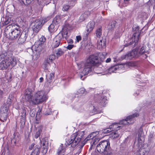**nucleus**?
I'll use <instances>...</instances> for the list:
<instances>
[{"label":"nucleus","instance_id":"19","mask_svg":"<svg viewBox=\"0 0 155 155\" xmlns=\"http://www.w3.org/2000/svg\"><path fill=\"white\" fill-rule=\"evenodd\" d=\"M99 133V132L98 131L93 132L91 134L88 135L87 137L84 140V141L82 142V143L83 145L82 147H83L84 145L86 143V142L90 140L91 139H93V138L95 137V136L97 135Z\"/></svg>","mask_w":155,"mask_h":155},{"label":"nucleus","instance_id":"26","mask_svg":"<svg viewBox=\"0 0 155 155\" xmlns=\"http://www.w3.org/2000/svg\"><path fill=\"white\" fill-rule=\"evenodd\" d=\"M106 40L104 38H102L98 41L97 47L99 49L104 47L106 45Z\"/></svg>","mask_w":155,"mask_h":155},{"label":"nucleus","instance_id":"57","mask_svg":"<svg viewBox=\"0 0 155 155\" xmlns=\"http://www.w3.org/2000/svg\"><path fill=\"white\" fill-rule=\"evenodd\" d=\"M5 81V78H0V84H2L4 83Z\"/></svg>","mask_w":155,"mask_h":155},{"label":"nucleus","instance_id":"62","mask_svg":"<svg viewBox=\"0 0 155 155\" xmlns=\"http://www.w3.org/2000/svg\"><path fill=\"white\" fill-rule=\"evenodd\" d=\"M41 111V110L40 109H39L37 112V113L36 115L39 116L40 114V113Z\"/></svg>","mask_w":155,"mask_h":155},{"label":"nucleus","instance_id":"16","mask_svg":"<svg viewBox=\"0 0 155 155\" xmlns=\"http://www.w3.org/2000/svg\"><path fill=\"white\" fill-rule=\"evenodd\" d=\"M124 65L127 66V65L126 64H124ZM124 64H118L115 65L114 66H112L109 68V72L110 73H111L115 72V71L116 70H117V69L119 70L120 69L122 68Z\"/></svg>","mask_w":155,"mask_h":155},{"label":"nucleus","instance_id":"42","mask_svg":"<svg viewBox=\"0 0 155 155\" xmlns=\"http://www.w3.org/2000/svg\"><path fill=\"white\" fill-rule=\"evenodd\" d=\"M146 46H143L141 48L140 51L138 52L139 54L142 55L146 52Z\"/></svg>","mask_w":155,"mask_h":155},{"label":"nucleus","instance_id":"24","mask_svg":"<svg viewBox=\"0 0 155 155\" xmlns=\"http://www.w3.org/2000/svg\"><path fill=\"white\" fill-rule=\"evenodd\" d=\"M90 12L89 11L85 12L82 14L80 17V20L81 21H82L85 20L90 15Z\"/></svg>","mask_w":155,"mask_h":155},{"label":"nucleus","instance_id":"18","mask_svg":"<svg viewBox=\"0 0 155 155\" xmlns=\"http://www.w3.org/2000/svg\"><path fill=\"white\" fill-rule=\"evenodd\" d=\"M13 20L12 18L8 16H6L5 18L2 21V26H5L7 25H12V24H15L13 23Z\"/></svg>","mask_w":155,"mask_h":155},{"label":"nucleus","instance_id":"15","mask_svg":"<svg viewBox=\"0 0 155 155\" xmlns=\"http://www.w3.org/2000/svg\"><path fill=\"white\" fill-rule=\"evenodd\" d=\"M26 111L24 109H22V111L21 113V116L20 122L21 124L20 127H23L25 125V116L26 115Z\"/></svg>","mask_w":155,"mask_h":155},{"label":"nucleus","instance_id":"34","mask_svg":"<svg viewBox=\"0 0 155 155\" xmlns=\"http://www.w3.org/2000/svg\"><path fill=\"white\" fill-rule=\"evenodd\" d=\"M33 52V54L32 55L33 59L34 60H37L40 56V51L38 50H36Z\"/></svg>","mask_w":155,"mask_h":155},{"label":"nucleus","instance_id":"12","mask_svg":"<svg viewBox=\"0 0 155 155\" xmlns=\"http://www.w3.org/2000/svg\"><path fill=\"white\" fill-rule=\"evenodd\" d=\"M9 109V107L8 106H6L4 104L0 108V113L3 114H5L4 116V115H2L3 116L1 115V116L0 118L2 122H4L7 120V113L8 112Z\"/></svg>","mask_w":155,"mask_h":155},{"label":"nucleus","instance_id":"49","mask_svg":"<svg viewBox=\"0 0 155 155\" xmlns=\"http://www.w3.org/2000/svg\"><path fill=\"white\" fill-rule=\"evenodd\" d=\"M69 6L64 5L63 7L62 10L63 11H67L69 8Z\"/></svg>","mask_w":155,"mask_h":155},{"label":"nucleus","instance_id":"52","mask_svg":"<svg viewBox=\"0 0 155 155\" xmlns=\"http://www.w3.org/2000/svg\"><path fill=\"white\" fill-rule=\"evenodd\" d=\"M124 2H123V6H126L127 5L129 1L130 0H123Z\"/></svg>","mask_w":155,"mask_h":155},{"label":"nucleus","instance_id":"39","mask_svg":"<svg viewBox=\"0 0 155 155\" xmlns=\"http://www.w3.org/2000/svg\"><path fill=\"white\" fill-rule=\"evenodd\" d=\"M148 152L146 151L144 149H140L137 152V155H145Z\"/></svg>","mask_w":155,"mask_h":155},{"label":"nucleus","instance_id":"28","mask_svg":"<svg viewBox=\"0 0 155 155\" xmlns=\"http://www.w3.org/2000/svg\"><path fill=\"white\" fill-rule=\"evenodd\" d=\"M41 142V146H43L42 148V149H43V153L45 154L47 153L48 150V149L47 148V143L46 141H45L44 139H43Z\"/></svg>","mask_w":155,"mask_h":155},{"label":"nucleus","instance_id":"38","mask_svg":"<svg viewBox=\"0 0 155 155\" xmlns=\"http://www.w3.org/2000/svg\"><path fill=\"white\" fill-rule=\"evenodd\" d=\"M102 28L101 27L98 28L96 31L97 36L98 38H100L102 35Z\"/></svg>","mask_w":155,"mask_h":155},{"label":"nucleus","instance_id":"63","mask_svg":"<svg viewBox=\"0 0 155 155\" xmlns=\"http://www.w3.org/2000/svg\"><path fill=\"white\" fill-rule=\"evenodd\" d=\"M67 41L68 43L71 44H72L73 42V41L72 39H69V40Z\"/></svg>","mask_w":155,"mask_h":155},{"label":"nucleus","instance_id":"64","mask_svg":"<svg viewBox=\"0 0 155 155\" xmlns=\"http://www.w3.org/2000/svg\"><path fill=\"white\" fill-rule=\"evenodd\" d=\"M111 60V59L110 58H108L107 59V60H106V63H109L110 62Z\"/></svg>","mask_w":155,"mask_h":155},{"label":"nucleus","instance_id":"40","mask_svg":"<svg viewBox=\"0 0 155 155\" xmlns=\"http://www.w3.org/2000/svg\"><path fill=\"white\" fill-rule=\"evenodd\" d=\"M40 152L39 149L38 147L36 146L33 151L31 153H34L36 155H38Z\"/></svg>","mask_w":155,"mask_h":155},{"label":"nucleus","instance_id":"48","mask_svg":"<svg viewBox=\"0 0 155 155\" xmlns=\"http://www.w3.org/2000/svg\"><path fill=\"white\" fill-rule=\"evenodd\" d=\"M36 112H35L34 109H32L30 110V115L31 117H33L35 116Z\"/></svg>","mask_w":155,"mask_h":155},{"label":"nucleus","instance_id":"22","mask_svg":"<svg viewBox=\"0 0 155 155\" xmlns=\"http://www.w3.org/2000/svg\"><path fill=\"white\" fill-rule=\"evenodd\" d=\"M7 59L9 61V66L11 65V66L13 67L17 64V61L16 58L14 56H13L10 58H8Z\"/></svg>","mask_w":155,"mask_h":155},{"label":"nucleus","instance_id":"35","mask_svg":"<svg viewBox=\"0 0 155 155\" xmlns=\"http://www.w3.org/2000/svg\"><path fill=\"white\" fill-rule=\"evenodd\" d=\"M42 128L43 127L42 126H40L38 127V130L36 131L34 136L35 138L36 139L39 137L41 133L42 132Z\"/></svg>","mask_w":155,"mask_h":155},{"label":"nucleus","instance_id":"2","mask_svg":"<svg viewBox=\"0 0 155 155\" xmlns=\"http://www.w3.org/2000/svg\"><path fill=\"white\" fill-rule=\"evenodd\" d=\"M8 25L5 30V34L9 39L15 40L17 39L20 35L21 31L20 27L16 24Z\"/></svg>","mask_w":155,"mask_h":155},{"label":"nucleus","instance_id":"43","mask_svg":"<svg viewBox=\"0 0 155 155\" xmlns=\"http://www.w3.org/2000/svg\"><path fill=\"white\" fill-rule=\"evenodd\" d=\"M34 0H22L23 3L25 5H28L30 4Z\"/></svg>","mask_w":155,"mask_h":155},{"label":"nucleus","instance_id":"61","mask_svg":"<svg viewBox=\"0 0 155 155\" xmlns=\"http://www.w3.org/2000/svg\"><path fill=\"white\" fill-rule=\"evenodd\" d=\"M5 55L1 54L0 55V61L2 59H3L5 58Z\"/></svg>","mask_w":155,"mask_h":155},{"label":"nucleus","instance_id":"11","mask_svg":"<svg viewBox=\"0 0 155 155\" xmlns=\"http://www.w3.org/2000/svg\"><path fill=\"white\" fill-rule=\"evenodd\" d=\"M55 55L51 54L46 58L42 65L43 68L45 70H47L48 66L55 59Z\"/></svg>","mask_w":155,"mask_h":155},{"label":"nucleus","instance_id":"20","mask_svg":"<svg viewBox=\"0 0 155 155\" xmlns=\"http://www.w3.org/2000/svg\"><path fill=\"white\" fill-rule=\"evenodd\" d=\"M28 36V34L25 31L22 32L20 35V37L18 39V42L19 44H22L26 41Z\"/></svg>","mask_w":155,"mask_h":155},{"label":"nucleus","instance_id":"14","mask_svg":"<svg viewBox=\"0 0 155 155\" xmlns=\"http://www.w3.org/2000/svg\"><path fill=\"white\" fill-rule=\"evenodd\" d=\"M92 67L93 66L85 63L84 69L82 71L83 74L85 75L91 72L92 70Z\"/></svg>","mask_w":155,"mask_h":155},{"label":"nucleus","instance_id":"54","mask_svg":"<svg viewBox=\"0 0 155 155\" xmlns=\"http://www.w3.org/2000/svg\"><path fill=\"white\" fill-rule=\"evenodd\" d=\"M74 45H69L66 47V48L68 49L71 50L74 47Z\"/></svg>","mask_w":155,"mask_h":155},{"label":"nucleus","instance_id":"5","mask_svg":"<svg viewBox=\"0 0 155 155\" xmlns=\"http://www.w3.org/2000/svg\"><path fill=\"white\" fill-rule=\"evenodd\" d=\"M133 35L132 38L130 39L129 43L124 45L125 47L130 45H132L134 47L137 45V43L139 39V36L141 32V30H139V26H134L133 27Z\"/></svg>","mask_w":155,"mask_h":155},{"label":"nucleus","instance_id":"27","mask_svg":"<svg viewBox=\"0 0 155 155\" xmlns=\"http://www.w3.org/2000/svg\"><path fill=\"white\" fill-rule=\"evenodd\" d=\"M62 36L61 40H62L64 38L67 39L68 36V33L67 31L63 29L58 34H60Z\"/></svg>","mask_w":155,"mask_h":155},{"label":"nucleus","instance_id":"33","mask_svg":"<svg viewBox=\"0 0 155 155\" xmlns=\"http://www.w3.org/2000/svg\"><path fill=\"white\" fill-rule=\"evenodd\" d=\"M54 75L53 73H50L46 75V79L47 82L50 83L52 82L53 79L54 78Z\"/></svg>","mask_w":155,"mask_h":155},{"label":"nucleus","instance_id":"10","mask_svg":"<svg viewBox=\"0 0 155 155\" xmlns=\"http://www.w3.org/2000/svg\"><path fill=\"white\" fill-rule=\"evenodd\" d=\"M55 55L51 54L46 58L42 65L43 68L45 70H47L48 66L55 59Z\"/></svg>","mask_w":155,"mask_h":155},{"label":"nucleus","instance_id":"25","mask_svg":"<svg viewBox=\"0 0 155 155\" xmlns=\"http://www.w3.org/2000/svg\"><path fill=\"white\" fill-rule=\"evenodd\" d=\"M58 27V25H55L52 22V23L48 27V28L49 31L51 33H52L56 31Z\"/></svg>","mask_w":155,"mask_h":155},{"label":"nucleus","instance_id":"30","mask_svg":"<svg viewBox=\"0 0 155 155\" xmlns=\"http://www.w3.org/2000/svg\"><path fill=\"white\" fill-rule=\"evenodd\" d=\"M65 150L63 147V145H60L58 148L57 152L58 155H65Z\"/></svg>","mask_w":155,"mask_h":155},{"label":"nucleus","instance_id":"44","mask_svg":"<svg viewBox=\"0 0 155 155\" xmlns=\"http://www.w3.org/2000/svg\"><path fill=\"white\" fill-rule=\"evenodd\" d=\"M112 131V130H111V128L110 127L109 128L104 129L103 130V132L104 133V134H108Z\"/></svg>","mask_w":155,"mask_h":155},{"label":"nucleus","instance_id":"8","mask_svg":"<svg viewBox=\"0 0 155 155\" xmlns=\"http://www.w3.org/2000/svg\"><path fill=\"white\" fill-rule=\"evenodd\" d=\"M139 116V114L138 113L134 114L132 115H129L126 119L121 120L120 122V124L127 125L128 124H132L134 121V118Z\"/></svg>","mask_w":155,"mask_h":155},{"label":"nucleus","instance_id":"59","mask_svg":"<svg viewBox=\"0 0 155 155\" xmlns=\"http://www.w3.org/2000/svg\"><path fill=\"white\" fill-rule=\"evenodd\" d=\"M35 146V144L34 143H32L31 146L29 147V149L30 150H31Z\"/></svg>","mask_w":155,"mask_h":155},{"label":"nucleus","instance_id":"56","mask_svg":"<svg viewBox=\"0 0 155 155\" xmlns=\"http://www.w3.org/2000/svg\"><path fill=\"white\" fill-rule=\"evenodd\" d=\"M77 0H68V3L70 5L74 4Z\"/></svg>","mask_w":155,"mask_h":155},{"label":"nucleus","instance_id":"9","mask_svg":"<svg viewBox=\"0 0 155 155\" xmlns=\"http://www.w3.org/2000/svg\"><path fill=\"white\" fill-rule=\"evenodd\" d=\"M85 63L93 66L99 63L98 57L95 55H91L87 58Z\"/></svg>","mask_w":155,"mask_h":155},{"label":"nucleus","instance_id":"53","mask_svg":"<svg viewBox=\"0 0 155 155\" xmlns=\"http://www.w3.org/2000/svg\"><path fill=\"white\" fill-rule=\"evenodd\" d=\"M32 85V86H31V88H28V89H31L33 91L35 89V83H31Z\"/></svg>","mask_w":155,"mask_h":155},{"label":"nucleus","instance_id":"36","mask_svg":"<svg viewBox=\"0 0 155 155\" xmlns=\"http://www.w3.org/2000/svg\"><path fill=\"white\" fill-rule=\"evenodd\" d=\"M55 53L57 57H59L63 55L64 52L63 49L61 48H59L55 51Z\"/></svg>","mask_w":155,"mask_h":155},{"label":"nucleus","instance_id":"7","mask_svg":"<svg viewBox=\"0 0 155 155\" xmlns=\"http://www.w3.org/2000/svg\"><path fill=\"white\" fill-rule=\"evenodd\" d=\"M139 55L138 49H134L125 55H122L121 57V59L131 60L133 58L137 57Z\"/></svg>","mask_w":155,"mask_h":155},{"label":"nucleus","instance_id":"3","mask_svg":"<svg viewBox=\"0 0 155 155\" xmlns=\"http://www.w3.org/2000/svg\"><path fill=\"white\" fill-rule=\"evenodd\" d=\"M97 149L101 153H104V155H114L113 150L111 148L110 143L108 140L101 141L97 146Z\"/></svg>","mask_w":155,"mask_h":155},{"label":"nucleus","instance_id":"23","mask_svg":"<svg viewBox=\"0 0 155 155\" xmlns=\"http://www.w3.org/2000/svg\"><path fill=\"white\" fill-rule=\"evenodd\" d=\"M107 100L106 97L102 96L100 97L98 101V102L100 107L104 106L107 103Z\"/></svg>","mask_w":155,"mask_h":155},{"label":"nucleus","instance_id":"46","mask_svg":"<svg viewBox=\"0 0 155 155\" xmlns=\"http://www.w3.org/2000/svg\"><path fill=\"white\" fill-rule=\"evenodd\" d=\"M46 38L43 36H42L39 39L38 42L40 43L41 44H42L45 41Z\"/></svg>","mask_w":155,"mask_h":155},{"label":"nucleus","instance_id":"51","mask_svg":"<svg viewBox=\"0 0 155 155\" xmlns=\"http://www.w3.org/2000/svg\"><path fill=\"white\" fill-rule=\"evenodd\" d=\"M97 141H98V140L96 138L94 140H92V142H91V145L93 146L94 145H95L97 143Z\"/></svg>","mask_w":155,"mask_h":155},{"label":"nucleus","instance_id":"32","mask_svg":"<svg viewBox=\"0 0 155 155\" xmlns=\"http://www.w3.org/2000/svg\"><path fill=\"white\" fill-rule=\"evenodd\" d=\"M61 16L59 15H57L54 18L53 21V23L55 25H58L61 22Z\"/></svg>","mask_w":155,"mask_h":155},{"label":"nucleus","instance_id":"50","mask_svg":"<svg viewBox=\"0 0 155 155\" xmlns=\"http://www.w3.org/2000/svg\"><path fill=\"white\" fill-rule=\"evenodd\" d=\"M85 91V89L84 88H81L78 91L79 94H84Z\"/></svg>","mask_w":155,"mask_h":155},{"label":"nucleus","instance_id":"55","mask_svg":"<svg viewBox=\"0 0 155 155\" xmlns=\"http://www.w3.org/2000/svg\"><path fill=\"white\" fill-rule=\"evenodd\" d=\"M27 51L29 54H31L33 52L32 49L31 48H28L27 49Z\"/></svg>","mask_w":155,"mask_h":155},{"label":"nucleus","instance_id":"21","mask_svg":"<svg viewBox=\"0 0 155 155\" xmlns=\"http://www.w3.org/2000/svg\"><path fill=\"white\" fill-rule=\"evenodd\" d=\"M94 22L93 21H91L88 24L87 26V32L85 33V37L86 38H87L88 34L93 30L94 27Z\"/></svg>","mask_w":155,"mask_h":155},{"label":"nucleus","instance_id":"45","mask_svg":"<svg viewBox=\"0 0 155 155\" xmlns=\"http://www.w3.org/2000/svg\"><path fill=\"white\" fill-rule=\"evenodd\" d=\"M143 133V131L142 130H140L139 131L138 134V140H140V141L142 140L141 139V137H142V134Z\"/></svg>","mask_w":155,"mask_h":155},{"label":"nucleus","instance_id":"17","mask_svg":"<svg viewBox=\"0 0 155 155\" xmlns=\"http://www.w3.org/2000/svg\"><path fill=\"white\" fill-rule=\"evenodd\" d=\"M7 58L3 60L0 63V70L7 69L9 66Z\"/></svg>","mask_w":155,"mask_h":155},{"label":"nucleus","instance_id":"60","mask_svg":"<svg viewBox=\"0 0 155 155\" xmlns=\"http://www.w3.org/2000/svg\"><path fill=\"white\" fill-rule=\"evenodd\" d=\"M3 94V92L2 91L0 90V100L2 98Z\"/></svg>","mask_w":155,"mask_h":155},{"label":"nucleus","instance_id":"37","mask_svg":"<svg viewBox=\"0 0 155 155\" xmlns=\"http://www.w3.org/2000/svg\"><path fill=\"white\" fill-rule=\"evenodd\" d=\"M112 131L117 130L120 129V126L118 124H114L110 126Z\"/></svg>","mask_w":155,"mask_h":155},{"label":"nucleus","instance_id":"4","mask_svg":"<svg viewBox=\"0 0 155 155\" xmlns=\"http://www.w3.org/2000/svg\"><path fill=\"white\" fill-rule=\"evenodd\" d=\"M84 134V131H79L73 134L70 139L66 141L67 145H71L72 147H74L80 142Z\"/></svg>","mask_w":155,"mask_h":155},{"label":"nucleus","instance_id":"29","mask_svg":"<svg viewBox=\"0 0 155 155\" xmlns=\"http://www.w3.org/2000/svg\"><path fill=\"white\" fill-rule=\"evenodd\" d=\"M117 22L116 21H112L110 22L107 26V28L110 30H113L115 27Z\"/></svg>","mask_w":155,"mask_h":155},{"label":"nucleus","instance_id":"1","mask_svg":"<svg viewBox=\"0 0 155 155\" xmlns=\"http://www.w3.org/2000/svg\"><path fill=\"white\" fill-rule=\"evenodd\" d=\"M33 91L31 89H27L25 93V97L26 100L30 104L36 105L41 104L45 101L47 99L43 91H39L36 92L33 96L32 94Z\"/></svg>","mask_w":155,"mask_h":155},{"label":"nucleus","instance_id":"6","mask_svg":"<svg viewBox=\"0 0 155 155\" xmlns=\"http://www.w3.org/2000/svg\"><path fill=\"white\" fill-rule=\"evenodd\" d=\"M47 21L46 18H41L36 20L31 24V28L34 32L38 33L44 24Z\"/></svg>","mask_w":155,"mask_h":155},{"label":"nucleus","instance_id":"13","mask_svg":"<svg viewBox=\"0 0 155 155\" xmlns=\"http://www.w3.org/2000/svg\"><path fill=\"white\" fill-rule=\"evenodd\" d=\"M62 36L60 34H58L53 39L51 46L52 48H57L62 44Z\"/></svg>","mask_w":155,"mask_h":155},{"label":"nucleus","instance_id":"41","mask_svg":"<svg viewBox=\"0 0 155 155\" xmlns=\"http://www.w3.org/2000/svg\"><path fill=\"white\" fill-rule=\"evenodd\" d=\"M111 137L113 139L116 138L118 137L119 136V134H118L117 131L114 132H113L111 134Z\"/></svg>","mask_w":155,"mask_h":155},{"label":"nucleus","instance_id":"58","mask_svg":"<svg viewBox=\"0 0 155 155\" xmlns=\"http://www.w3.org/2000/svg\"><path fill=\"white\" fill-rule=\"evenodd\" d=\"M76 40L78 42L80 41L81 39V37L80 36H78L76 37Z\"/></svg>","mask_w":155,"mask_h":155},{"label":"nucleus","instance_id":"47","mask_svg":"<svg viewBox=\"0 0 155 155\" xmlns=\"http://www.w3.org/2000/svg\"><path fill=\"white\" fill-rule=\"evenodd\" d=\"M12 103V101L11 99L8 98L7 99V100L6 102V104H4L5 105L8 106V107Z\"/></svg>","mask_w":155,"mask_h":155},{"label":"nucleus","instance_id":"31","mask_svg":"<svg viewBox=\"0 0 155 155\" xmlns=\"http://www.w3.org/2000/svg\"><path fill=\"white\" fill-rule=\"evenodd\" d=\"M18 135V134H14L13 138L11 140L12 143L15 144L16 143L18 142L19 141L20 138Z\"/></svg>","mask_w":155,"mask_h":155}]
</instances>
